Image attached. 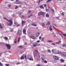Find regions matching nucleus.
Segmentation results:
<instances>
[{"instance_id": "1", "label": "nucleus", "mask_w": 66, "mask_h": 66, "mask_svg": "<svg viewBox=\"0 0 66 66\" xmlns=\"http://www.w3.org/2000/svg\"><path fill=\"white\" fill-rule=\"evenodd\" d=\"M4 19H5L7 21L9 22V23L8 22H7V24H8V26H11L12 24H13V21H12V20H7L5 18H4Z\"/></svg>"}, {"instance_id": "2", "label": "nucleus", "mask_w": 66, "mask_h": 66, "mask_svg": "<svg viewBox=\"0 0 66 66\" xmlns=\"http://www.w3.org/2000/svg\"><path fill=\"white\" fill-rule=\"evenodd\" d=\"M52 52L53 53H57V54H60V52L55 50H52Z\"/></svg>"}, {"instance_id": "3", "label": "nucleus", "mask_w": 66, "mask_h": 66, "mask_svg": "<svg viewBox=\"0 0 66 66\" xmlns=\"http://www.w3.org/2000/svg\"><path fill=\"white\" fill-rule=\"evenodd\" d=\"M27 55L25 54H23L22 56L21 57L20 59L21 60H23L24 58V57H25V60H27Z\"/></svg>"}, {"instance_id": "4", "label": "nucleus", "mask_w": 66, "mask_h": 66, "mask_svg": "<svg viewBox=\"0 0 66 66\" xmlns=\"http://www.w3.org/2000/svg\"><path fill=\"white\" fill-rule=\"evenodd\" d=\"M27 59L28 60H29L30 61H33V57L32 56H29V57H27Z\"/></svg>"}, {"instance_id": "5", "label": "nucleus", "mask_w": 66, "mask_h": 66, "mask_svg": "<svg viewBox=\"0 0 66 66\" xmlns=\"http://www.w3.org/2000/svg\"><path fill=\"white\" fill-rule=\"evenodd\" d=\"M6 46L8 49H11V46L9 44H6Z\"/></svg>"}, {"instance_id": "6", "label": "nucleus", "mask_w": 66, "mask_h": 66, "mask_svg": "<svg viewBox=\"0 0 66 66\" xmlns=\"http://www.w3.org/2000/svg\"><path fill=\"white\" fill-rule=\"evenodd\" d=\"M38 16H40L41 15H45V13L44 12H41L38 13Z\"/></svg>"}, {"instance_id": "7", "label": "nucleus", "mask_w": 66, "mask_h": 66, "mask_svg": "<svg viewBox=\"0 0 66 66\" xmlns=\"http://www.w3.org/2000/svg\"><path fill=\"white\" fill-rule=\"evenodd\" d=\"M53 57L54 59L56 60H59V57L57 56H54Z\"/></svg>"}, {"instance_id": "8", "label": "nucleus", "mask_w": 66, "mask_h": 66, "mask_svg": "<svg viewBox=\"0 0 66 66\" xmlns=\"http://www.w3.org/2000/svg\"><path fill=\"white\" fill-rule=\"evenodd\" d=\"M66 52H62L61 53V54L62 56H64V57H65V56L66 55Z\"/></svg>"}, {"instance_id": "9", "label": "nucleus", "mask_w": 66, "mask_h": 66, "mask_svg": "<svg viewBox=\"0 0 66 66\" xmlns=\"http://www.w3.org/2000/svg\"><path fill=\"white\" fill-rule=\"evenodd\" d=\"M18 33L19 34V36H21L22 34V33H21V30H19L18 31Z\"/></svg>"}, {"instance_id": "10", "label": "nucleus", "mask_w": 66, "mask_h": 66, "mask_svg": "<svg viewBox=\"0 0 66 66\" xmlns=\"http://www.w3.org/2000/svg\"><path fill=\"white\" fill-rule=\"evenodd\" d=\"M23 34H25V35H26L27 34H26V30L25 29H24L23 30Z\"/></svg>"}, {"instance_id": "11", "label": "nucleus", "mask_w": 66, "mask_h": 66, "mask_svg": "<svg viewBox=\"0 0 66 66\" xmlns=\"http://www.w3.org/2000/svg\"><path fill=\"white\" fill-rule=\"evenodd\" d=\"M29 37L31 38H32V39H35L36 38L35 37L33 36H30Z\"/></svg>"}, {"instance_id": "12", "label": "nucleus", "mask_w": 66, "mask_h": 66, "mask_svg": "<svg viewBox=\"0 0 66 66\" xmlns=\"http://www.w3.org/2000/svg\"><path fill=\"white\" fill-rule=\"evenodd\" d=\"M26 23V21H22V26H23L24 24Z\"/></svg>"}, {"instance_id": "13", "label": "nucleus", "mask_w": 66, "mask_h": 66, "mask_svg": "<svg viewBox=\"0 0 66 66\" xmlns=\"http://www.w3.org/2000/svg\"><path fill=\"white\" fill-rule=\"evenodd\" d=\"M14 24L16 25V27H19V26H20V24H18V23L16 22L14 23Z\"/></svg>"}, {"instance_id": "14", "label": "nucleus", "mask_w": 66, "mask_h": 66, "mask_svg": "<svg viewBox=\"0 0 66 66\" xmlns=\"http://www.w3.org/2000/svg\"><path fill=\"white\" fill-rule=\"evenodd\" d=\"M39 34H40V33H39V32H38L36 35V36H37V37H38L39 35Z\"/></svg>"}, {"instance_id": "15", "label": "nucleus", "mask_w": 66, "mask_h": 66, "mask_svg": "<svg viewBox=\"0 0 66 66\" xmlns=\"http://www.w3.org/2000/svg\"><path fill=\"white\" fill-rule=\"evenodd\" d=\"M60 61L61 62H64L65 61H64V60H63V59H62L60 60Z\"/></svg>"}, {"instance_id": "16", "label": "nucleus", "mask_w": 66, "mask_h": 66, "mask_svg": "<svg viewBox=\"0 0 66 66\" xmlns=\"http://www.w3.org/2000/svg\"><path fill=\"white\" fill-rule=\"evenodd\" d=\"M18 48H20V49H22V48H23V47H22V46H18Z\"/></svg>"}, {"instance_id": "17", "label": "nucleus", "mask_w": 66, "mask_h": 66, "mask_svg": "<svg viewBox=\"0 0 66 66\" xmlns=\"http://www.w3.org/2000/svg\"><path fill=\"white\" fill-rule=\"evenodd\" d=\"M4 39H5V40H7V39H8V38H7V37H5L4 38Z\"/></svg>"}, {"instance_id": "18", "label": "nucleus", "mask_w": 66, "mask_h": 66, "mask_svg": "<svg viewBox=\"0 0 66 66\" xmlns=\"http://www.w3.org/2000/svg\"><path fill=\"white\" fill-rule=\"evenodd\" d=\"M40 7L41 9H44V7L42 5H41L40 6Z\"/></svg>"}, {"instance_id": "19", "label": "nucleus", "mask_w": 66, "mask_h": 66, "mask_svg": "<svg viewBox=\"0 0 66 66\" xmlns=\"http://www.w3.org/2000/svg\"><path fill=\"white\" fill-rule=\"evenodd\" d=\"M0 28H1V29L3 28V27L2 26V25H1V24H0Z\"/></svg>"}, {"instance_id": "20", "label": "nucleus", "mask_w": 66, "mask_h": 66, "mask_svg": "<svg viewBox=\"0 0 66 66\" xmlns=\"http://www.w3.org/2000/svg\"><path fill=\"white\" fill-rule=\"evenodd\" d=\"M36 46H37L36 44H33V47H36Z\"/></svg>"}, {"instance_id": "21", "label": "nucleus", "mask_w": 66, "mask_h": 66, "mask_svg": "<svg viewBox=\"0 0 66 66\" xmlns=\"http://www.w3.org/2000/svg\"><path fill=\"white\" fill-rule=\"evenodd\" d=\"M46 16L47 17H49V15L48 14H46Z\"/></svg>"}, {"instance_id": "22", "label": "nucleus", "mask_w": 66, "mask_h": 66, "mask_svg": "<svg viewBox=\"0 0 66 66\" xmlns=\"http://www.w3.org/2000/svg\"><path fill=\"white\" fill-rule=\"evenodd\" d=\"M31 25L33 26H35V27H36V26H37V25H36V24H31Z\"/></svg>"}, {"instance_id": "23", "label": "nucleus", "mask_w": 66, "mask_h": 66, "mask_svg": "<svg viewBox=\"0 0 66 66\" xmlns=\"http://www.w3.org/2000/svg\"><path fill=\"white\" fill-rule=\"evenodd\" d=\"M50 30H52V26H50Z\"/></svg>"}, {"instance_id": "24", "label": "nucleus", "mask_w": 66, "mask_h": 66, "mask_svg": "<svg viewBox=\"0 0 66 66\" xmlns=\"http://www.w3.org/2000/svg\"><path fill=\"white\" fill-rule=\"evenodd\" d=\"M20 37L18 39V43H19V41H20Z\"/></svg>"}, {"instance_id": "25", "label": "nucleus", "mask_w": 66, "mask_h": 66, "mask_svg": "<svg viewBox=\"0 0 66 66\" xmlns=\"http://www.w3.org/2000/svg\"><path fill=\"white\" fill-rule=\"evenodd\" d=\"M44 39H45V38H44L43 37L41 39L42 42H43V41H44Z\"/></svg>"}, {"instance_id": "26", "label": "nucleus", "mask_w": 66, "mask_h": 66, "mask_svg": "<svg viewBox=\"0 0 66 66\" xmlns=\"http://www.w3.org/2000/svg\"><path fill=\"white\" fill-rule=\"evenodd\" d=\"M66 46V44H63V45H62V47H65Z\"/></svg>"}, {"instance_id": "27", "label": "nucleus", "mask_w": 66, "mask_h": 66, "mask_svg": "<svg viewBox=\"0 0 66 66\" xmlns=\"http://www.w3.org/2000/svg\"><path fill=\"white\" fill-rule=\"evenodd\" d=\"M47 42L48 43H52V41L51 40H48Z\"/></svg>"}, {"instance_id": "28", "label": "nucleus", "mask_w": 66, "mask_h": 66, "mask_svg": "<svg viewBox=\"0 0 66 66\" xmlns=\"http://www.w3.org/2000/svg\"><path fill=\"white\" fill-rule=\"evenodd\" d=\"M61 42L60 41H59V42H56V44H60V43H61Z\"/></svg>"}, {"instance_id": "29", "label": "nucleus", "mask_w": 66, "mask_h": 66, "mask_svg": "<svg viewBox=\"0 0 66 66\" xmlns=\"http://www.w3.org/2000/svg\"><path fill=\"white\" fill-rule=\"evenodd\" d=\"M48 52H49V53H51V51H50V50H48Z\"/></svg>"}, {"instance_id": "30", "label": "nucleus", "mask_w": 66, "mask_h": 66, "mask_svg": "<svg viewBox=\"0 0 66 66\" xmlns=\"http://www.w3.org/2000/svg\"><path fill=\"white\" fill-rule=\"evenodd\" d=\"M47 23L48 25H50V22L49 21H48L47 22Z\"/></svg>"}, {"instance_id": "31", "label": "nucleus", "mask_w": 66, "mask_h": 66, "mask_svg": "<svg viewBox=\"0 0 66 66\" xmlns=\"http://www.w3.org/2000/svg\"><path fill=\"white\" fill-rule=\"evenodd\" d=\"M51 1V0H48L47 1V3H48V2H50Z\"/></svg>"}, {"instance_id": "32", "label": "nucleus", "mask_w": 66, "mask_h": 66, "mask_svg": "<svg viewBox=\"0 0 66 66\" xmlns=\"http://www.w3.org/2000/svg\"><path fill=\"white\" fill-rule=\"evenodd\" d=\"M18 6H16L15 9H18Z\"/></svg>"}, {"instance_id": "33", "label": "nucleus", "mask_w": 66, "mask_h": 66, "mask_svg": "<svg viewBox=\"0 0 66 66\" xmlns=\"http://www.w3.org/2000/svg\"><path fill=\"white\" fill-rule=\"evenodd\" d=\"M36 44L37 45V46H40V44H39L36 43Z\"/></svg>"}, {"instance_id": "34", "label": "nucleus", "mask_w": 66, "mask_h": 66, "mask_svg": "<svg viewBox=\"0 0 66 66\" xmlns=\"http://www.w3.org/2000/svg\"><path fill=\"white\" fill-rule=\"evenodd\" d=\"M0 66H3V64H2L0 62Z\"/></svg>"}, {"instance_id": "35", "label": "nucleus", "mask_w": 66, "mask_h": 66, "mask_svg": "<svg viewBox=\"0 0 66 66\" xmlns=\"http://www.w3.org/2000/svg\"><path fill=\"white\" fill-rule=\"evenodd\" d=\"M44 62L45 63H47V61H46V60L44 61Z\"/></svg>"}, {"instance_id": "36", "label": "nucleus", "mask_w": 66, "mask_h": 66, "mask_svg": "<svg viewBox=\"0 0 66 66\" xmlns=\"http://www.w3.org/2000/svg\"><path fill=\"white\" fill-rule=\"evenodd\" d=\"M42 25L43 27H44L45 26V24H44V23H42Z\"/></svg>"}, {"instance_id": "37", "label": "nucleus", "mask_w": 66, "mask_h": 66, "mask_svg": "<svg viewBox=\"0 0 66 66\" xmlns=\"http://www.w3.org/2000/svg\"><path fill=\"white\" fill-rule=\"evenodd\" d=\"M54 25L56 27H57V26L56 25V24H54Z\"/></svg>"}, {"instance_id": "38", "label": "nucleus", "mask_w": 66, "mask_h": 66, "mask_svg": "<svg viewBox=\"0 0 66 66\" xmlns=\"http://www.w3.org/2000/svg\"><path fill=\"white\" fill-rule=\"evenodd\" d=\"M37 60L38 61H39L40 60V58H39V59L38 58L37 59Z\"/></svg>"}, {"instance_id": "39", "label": "nucleus", "mask_w": 66, "mask_h": 66, "mask_svg": "<svg viewBox=\"0 0 66 66\" xmlns=\"http://www.w3.org/2000/svg\"><path fill=\"white\" fill-rule=\"evenodd\" d=\"M51 44L52 45H54L55 46V44L54 43H52Z\"/></svg>"}, {"instance_id": "40", "label": "nucleus", "mask_w": 66, "mask_h": 66, "mask_svg": "<svg viewBox=\"0 0 66 66\" xmlns=\"http://www.w3.org/2000/svg\"><path fill=\"white\" fill-rule=\"evenodd\" d=\"M36 51L37 52V53H38L39 55V53H38V52L37 50H36Z\"/></svg>"}, {"instance_id": "41", "label": "nucleus", "mask_w": 66, "mask_h": 66, "mask_svg": "<svg viewBox=\"0 0 66 66\" xmlns=\"http://www.w3.org/2000/svg\"><path fill=\"white\" fill-rule=\"evenodd\" d=\"M20 64V62L16 64V65H19Z\"/></svg>"}, {"instance_id": "42", "label": "nucleus", "mask_w": 66, "mask_h": 66, "mask_svg": "<svg viewBox=\"0 0 66 66\" xmlns=\"http://www.w3.org/2000/svg\"><path fill=\"white\" fill-rule=\"evenodd\" d=\"M52 12H53V13L54 12V10L52 9Z\"/></svg>"}, {"instance_id": "43", "label": "nucleus", "mask_w": 66, "mask_h": 66, "mask_svg": "<svg viewBox=\"0 0 66 66\" xmlns=\"http://www.w3.org/2000/svg\"><path fill=\"white\" fill-rule=\"evenodd\" d=\"M21 18H23V15H21Z\"/></svg>"}, {"instance_id": "44", "label": "nucleus", "mask_w": 66, "mask_h": 66, "mask_svg": "<svg viewBox=\"0 0 66 66\" xmlns=\"http://www.w3.org/2000/svg\"><path fill=\"white\" fill-rule=\"evenodd\" d=\"M44 7H46V6H47V4H45L44 5Z\"/></svg>"}, {"instance_id": "45", "label": "nucleus", "mask_w": 66, "mask_h": 66, "mask_svg": "<svg viewBox=\"0 0 66 66\" xmlns=\"http://www.w3.org/2000/svg\"><path fill=\"white\" fill-rule=\"evenodd\" d=\"M34 56H36V54L35 53V54H34Z\"/></svg>"}, {"instance_id": "46", "label": "nucleus", "mask_w": 66, "mask_h": 66, "mask_svg": "<svg viewBox=\"0 0 66 66\" xmlns=\"http://www.w3.org/2000/svg\"><path fill=\"white\" fill-rule=\"evenodd\" d=\"M61 14L62 15H65V14H64V13H61Z\"/></svg>"}, {"instance_id": "47", "label": "nucleus", "mask_w": 66, "mask_h": 66, "mask_svg": "<svg viewBox=\"0 0 66 66\" xmlns=\"http://www.w3.org/2000/svg\"><path fill=\"white\" fill-rule=\"evenodd\" d=\"M42 59L43 62H44L45 61H44V59H43V58H42Z\"/></svg>"}, {"instance_id": "48", "label": "nucleus", "mask_w": 66, "mask_h": 66, "mask_svg": "<svg viewBox=\"0 0 66 66\" xmlns=\"http://www.w3.org/2000/svg\"><path fill=\"white\" fill-rule=\"evenodd\" d=\"M6 66H9V64H6Z\"/></svg>"}, {"instance_id": "49", "label": "nucleus", "mask_w": 66, "mask_h": 66, "mask_svg": "<svg viewBox=\"0 0 66 66\" xmlns=\"http://www.w3.org/2000/svg\"><path fill=\"white\" fill-rule=\"evenodd\" d=\"M33 16V15H30V16H29L28 17V18H30V17H31V16Z\"/></svg>"}, {"instance_id": "50", "label": "nucleus", "mask_w": 66, "mask_h": 66, "mask_svg": "<svg viewBox=\"0 0 66 66\" xmlns=\"http://www.w3.org/2000/svg\"><path fill=\"white\" fill-rule=\"evenodd\" d=\"M56 18L57 19H59V17H56Z\"/></svg>"}, {"instance_id": "51", "label": "nucleus", "mask_w": 66, "mask_h": 66, "mask_svg": "<svg viewBox=\"0 0 66 66\" xmlns=\"http://www.w3.org/2000/svg\"><path fill=\"white\" fill-rule=\"evenodd\" d=\"M14 43L15 44H16V40H15L14 41Z\"/></svg>"}, {"instance_id": "52", "label": "nucleus", "mask_w": 66, "mask_h": 66, "mask_svg": "<svg viewBox=\"0 0 66 66\" xmlns=\"http://www.w3.org/2000/svg\"><path fill=\"white\" fill-rule=\"evenodd\" d=\"M41 38H42V37H41V36H40L39 37V39H41Z\"/></svg>"}, {"instance_id": "53", "label": "nucleus", "mask_w": 66, "mask_h": 66, "mask_svg": "<svg viewBox=\"0 0 66 66\" xmlns=\"http://www.w3.org/2000/svg\"><path fill=\"white\" fill-rule=\"evenodd\" d=\"M63 35L64 36H66V34H63Z\"/></svg>"}, {"instance_id": "54", "label": "nucleus", "mask_w": 66, "mask_h": 66, "mask_svg": "<svg viewBox=\"0 0 66 66\" xmlns=\"http://www.w3.org/2000/svg\"><path fill=\"white\" fill-rule=\"evenodd\" d=\"M8 6L9 7H11V5H9Z\"/></svg>"}, {"instance_id": "55", "label": "nucleus", "mask_w": 66, "mask_h": 66, "mask_svg": "<svg viewBox=\"0 0 66 66\" xmlns=\"http://www.w3.org/2000/svg\"><path fill=\"white\" fill-rule=\"evenodd\" d=\"M13 29H12L11 30V32H13Z\"/></svg>"}, {"instance_id": "56", "label": "nucleus", "mask_w": 66, "mask_h": 66, "mask_svg": "<svg viewBox=\"0 0 66 66\" xmlns=\"http://www.w3.org/2000/svg\"><path fill=\"white\" fill-rule=\"evenodd\" d=\"M37 43H39L40 42V41L39 40H38L37 41Z\"/></svg>"}, {"instance_id": "57", "label": "nucleus", "mask_w": 66, "mask_h": 66, "mask_svg": "<svg viewBox=\"0 0 66 66\" xmlns=\"http://www.w3.org/2000/svg\"><path fill=\"white\" fill-rule=\"evenodd\" d=\"M37 66H41V65L40 64H39L37 65Z\"/></svg>"}, {"instance_id": "58", "label": "nucleus", "mask_w": 66, "mask_h": 66, "mask_svg": "<svg viewBox=\"0 0 66 66\" xmlns=\"http://www.w3.org/2000/svg\"><path fill=\"white\" fill-rule=\"evenodd\" d=\"M40 0H39L38 2V3H40Z\"/></svg>"}, {"instance_id": "59", "label": "nucleus", "mask_w": 66, "mask_h": 66, "mask_svg": "<svg viewBox=\"0 0 66 66\" xmlns=\"http://www.w3.org/2000/svg\"><path fill=\"white\" fill-rule=\"evenodd\" d=\"M25 45H27V43H25Z\"/></svg>"}, {"instance_id": "60", "label": "nucleus", "mask_w": 66, "mask_h": 66, "mask_svg": "<svg viewBox=\"0 0 66 66\" xmlns=\"http://www.w3.org/2000/svg\"><path fill=\"white\" fill-rule=\"evenodd\" d=\"M29 13H31V11H29Z\"/></svg>"}, {"instance_id": "61", "label": "nucleus", "mask_w": 66, "mask_h": 66, "mask_svg": "<svg viewBox=\"0 0 66 66\" xmlns=\"http://www.w3.org/2000/svg\"><path fill=\"white\" fill-rule=\"evenodd\" d=\"M23 37H24V38H25V37H26V36H23Z\"/></svg>"}, {"instance_id": "62", "label": "nucleus", "mask_w": 66, "mask_h": 66, "mask_svg": "<svg viewBox=\"0 0 66 66\" xmlns=\"http://www.w3.org/2000/svg\"><path fill=\"white\" fill-rule=\"evenodd\" d=\"M22 13H19V14H20V15H21V14H22Z\"/></svg>"}, {"instance_id": "63", "label": "nucleus", "mask_w": 66, "mask_h": 66, "mask_svg": "<svg viewBox=\"0 0 66 66\" xmlns=\"http://www.w3.org/2000/svg\"><path fill=\"white\" fill-rule=\"evenodd\" d=\"M63 65L64 66H66V65L65 64L64 65Z\"/></svg>"}, {"instance_id": "64", "label": "nucleus", "mask_w": 66, "mask_h": 66, "mask_svg": "<svg viewBox=\"0 0 66 66\" xmlns=\"http://www.w3.org/2000/svg\"><path fill=\"white\" fill-rule=\"evenodd\" d=\"M65 57H66V53L65 54Z\"/></svg>"}]
</instances>
